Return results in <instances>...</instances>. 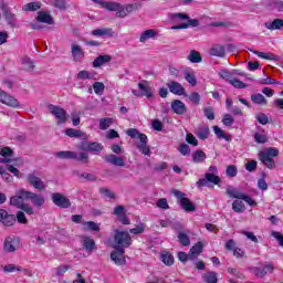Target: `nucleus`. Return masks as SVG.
<instances>
[{"label": "nucleus", "mask_w": 283, "mask_h": 283, "mask_svg": "<svg viewBox=\"0 0 283 283\" xmlns=\"http://www.w3.org/2000/svg\"><path fill=\"white\" fill-rule=\"evenodd\" d=\"M232 209L235 213H244V211H247V207L241 200H234L232 202Z\"/></svg>", "instance_id": "a19ab883"}, {"label": "nucleus", "mask_w": 283, "mask_h": 283, "mask_svg": "<svg viewBox=\"0 0 283 283\" xmlns=\"http://www.w3.org/2000/svg\"><path fill=\"white\" fill-rule=\"evenodd\" d=\"M174 196L177 198V200L180 202L181 208L184 211H196V206L189 200V198L185 197V193L179 190H172Z\"/></svg>", "instance_id": "6e6552de"}, {"label": "nucleus", "mask_w": 283, "mask_h": 283, "mask_svg": "<svg viewBox=\"0 0 283 283\" xmlns=\"http://www.w3.org/2000/svg\"><path fill=\"white\" fill-rule=\"evenodd\" d=\"M156 36V31L146 30L140 34L139 41L140 43H146L148 39H154Z\"/></svg>", "instance_id": "a18cd8bd"}, {"label": "nucleus", "mask_w": 283, "mask_h": 283, "mask_svg": "<svg viewBox=\"0 0 283 283\" xmlns=\"http://www.w3.org/2000/svg\"><path fill=\"white\" fill-rule=\"evenodd\" d=\"M125 249L115 250L111 253V260L117 264V266H123L126 264L127 260L125 259Z\"/></svg>", "instance_id": "f3484780"}, {"label": "nucleus", "mask_w": 283, "mask_h": 283, "mask_svg": "<svg viewBox=\"0 0 283 283\" xmlns=\"http://www.w3.org/2000/svg\"><path fill=\"white\" fill-rule=\"evenodd\" d=\"M112 123H114V119H112V118H102L99 120V129H102V130L107 129L108 127L112 126Z\"/></svg>", "instance_id": "5fc2aeb1"}, {"label": "nucleus", "mask_w": 283, "mask_h": 283, "mask_svg": "<svg viewBox=\"0 0 283 283\" xmlns=\"http://www.w3.org/2000/svg\"><path fill=\"white\" fill-rule=\"evenodd\" d=\"M209 182H211L212 185H220V177L216 176L214 174L207 172L203 179H199L197 181V187H207Z\"/></svg>", "instance_id": "2eb2a0df"}, {"label": "nucleus", "mask_w": 283, "mask_h": 283, "mask_svg": "<svg viewBox=\"0 0 283 283\" xmlns=\"http://www.w3.org/2000/svg\"><path fill=\"white\" fill-rule=\"evenodd\" d=\"M251 101L254 103V105H268L269 101H266V97L264 95L256 93L251 95Z\"/></svg>", "instance_id": "c9c22d12"}, {"label": "nucleus", "mask_w": 283, "mask_h": 283, "mask_svg": "<svg viewBox=\"0 0 283 283\" xmlns=\"http://www.w3.org/2000/svg\"><path fill=\"white\" fill-rule=\"evenodd\" d=\"M71 56L75 63H82L85 59V50L78 43H71Z\"/></svg>", "instance_id": "9d476101"}, {"label": "nucleus", "mask_w": 283, "mask_h": 283, "mask_svg": "<svg viewBox=\"0 0 283 283\" xmlns=\"http://www.w3.org/2000/svg\"><path fill=\"white\" fill-rule=\"evenodd\" d=\"M93 90H94L95 94L101 96V95H103V92H105V84H103V82H95L93 84Z\"/></svg>", "instance_id": "603ef678"}, {"label": "nucleus", "mask_w": 283, "mask_h": 283, "mask_svg": "<svg viewBox=\"0 0 283 283\" xmlns=\"http://www.w3.org/2000/svg\"><path fill=\"white\" fill-rule=\"evenodd\" d=\"M25 195V200H31L33 207H38V209H41L43 205H45V198L41 195H36L32 191L24 192Z\"/></svg>", "instance_id": "ddd939ff"}, {"label": "nucleus", "mask_w": 283, "mask_h": 283, "mask_svg": "<svg viewBox=\"0 0 283 283\" xmlns=\"http://www.w3.org/2000/svg\"><path fill=\"white\" fill-rule=\"evenodd\" d=\"M4 273H14V271H23V268L14 264H7L3 266Z\"/></svg>", "instance_id": "864d4df0"}, {"label": "nucleus", "mask_w": 283, "mask_h": 283, "mask_svg": "<svg viewBox=\"0 0 283 283\" xmlns=\"http://www.w3.org/2000/svg\"><path fill=\"white\" fill-rule=\"evenodd\" d=\"M213 132L216 134V136L220 139L223 138V140H231V137L230 136H227L224 134V130H222V128H220L219 126H213Z\"/></svg>", "instance_id": "09e8293b"}, {"label": "nucleus", "mask_w": 283, "mask_h": 283, "mask_svg": "<svg viewBox=\"0 0 283 283\" xmlns=\"http://www.w3.org/2000/svg\"><path fill=\"white\" fill-rule=\"evenodd\" d=\"M92 36H114L112 28L95 29L91 32Z\"/></svg>", "instance_id": "bb28decb"}, {"label": "nucleus", "mask_w": 283, "mask_h": 283, "mask_svg": "<svg viewBox=\"0 0 283 283\" xmlns=\"http://www.w3.org/2000/svg\"><path fill=\"white\" fill-rule=\"evenodd\" d=\"M264 27L266 28V30H282L283 28V20L282 19H274L272 22H265Z\"/></svg>", "instance_id": "cd10ccee"}, {"label": "nucleus", "mask_w": 283, "mask_h": 283, "mask_svg": "<svg viewBox=\"0 0 283 283\" xmlns=\"http://www.w3.org/2000/svg\"><path fill=\"white\" fill-rule=\"evenodd\" d=\"M202 253V242H197L191 249L189 258L193 260V258H198Z\"/></svg>", "instance_id": "4c0bfd02"}, {"label": "nucleus", "mask_w": 283, "mask_h": 283, "mask_svg": "<svg viewBox=\"0 0 283 283\" xmlns=\"http://www.w3.org/2000/svg\"><path fill=\"white\" fill-rule=\"evenodd\" d=\"M166 85L171 94H176V96H185V87L182 84L176 81H170Z\"/></svg>", "instance_id": "aec40b11"}, {"label": "nucleus", "mask_w": 283, "mask_h": 283, "mask_svg": "<svg viewBox=\"0 0 283 283\" xmlns=\"http://www.w3.org/2000/svg\"><path fill=\"white\" fill-rule=\"evenodd\" d=\"M21 247V239L15 235L7 237L3 243V251L6 253H14Z\"/></svg>", "instance_id": "0eeeda50"}, {"label": "nucleus", "mask_w": 283, "mask_h": 283, "mask_svg": "<svg viewBox=\"0 0 283 283\" xmlns=\"http://www.w3.org/2000/svg\"><path fill=\"white\" fill-rule=\"evenodd\" d=\"M126 134L132 138H139V144H137V149L144 154V156H151V150L149 145H147V135L139 133L136 128H129Z\"/></svg>", "instance_id": "20e7f679"}, {"label": "nucleus", "mask_w": 283, "mask_h": 283, "mask_svg": "<svg viewBox=\"0 0 283 283\" xmlns=\"http://www.w3.org/2000/svg\"><path fill=\"white\" fill-rule=\"evenodd\" d=\"M112 61V55H98L93 61V67H102V65H105V63H109Z\"/></svg>", "instance_id": "7c9ffc66"}, {"label": "nucleus", "mask_w": 283, "mask_h": 283, "mask_svg": "<svg viewBox=\"0 0 283 283\" xmlns=\"http://www.w3.org/2000/svg\"><path fill=\"white\" fill-rule=\"evenodd\" d=\"M12 148L10 147H3L0 149V156H2L0 158V163H2L3 165H8L10 163H12Z\"/></svg>", "instance_id": "5701e85b"}, {"label": "nucleus", "mask_w": 283, "mask_h": 283, "mask_svg": "<svg viewBox=\"0 0 283 283\" xmlns=\"http://www.w3.org/2000/svg\"><path fill=\"white\" fill-rule=\"evenodd\" d=\"M77 81H92L94 78V73H90V71L82 70L76 75Z\"/></svg>", "instance_id": "58836bf2"}, {"label": "nucleus", "mask_w": 283, "mask_h": 283, "mask_svg": "<svg viewBox=\"0 0 283 283\" xmlns=\"http://www.w3.org/2000/svg\"><path fill=\"white\" fill-rule=\"evenodd\" d=\"M160 260L166 264V266H171V264H174V255L169 253H163L160 255Z\"/></svg>", "instance_id": "8fccbe9b"}, {"label": "nucleus", "mask_w": 283, "mask_h": 283, "mask_svg": "<svg viewBox=\"0 0 283 283\" xmlns=\"http://www.w3.org/2000/svg\"><path fill=\"white\" fill-rule=\"evenodd\" d=\"M43 4L39 1L29 2L22 7L23 12H36V10H41Z\"/></svg>", "instance_id": "473e14b6"}, {"label": "nucleus", "mask_w": 283, "mask_h": 283, "mask_svg": "<svg viewBox=\"0 0 283 283\" xmlns=\"http://www.w3.org/2000/svg\"><path fill=\"white\" fill-rule=\"evenodd\" d=\"M96 6H99V8H103L104 10H107V12H116L115 17L118 19H125L128 14H132V12H136L137 10H140L143 8V4L135 2V3H128V4H120V2H114V1H105V0H91Z\"/></svg>", "instance_id": "f257e3e1"}, {"label": "nucleus", "mask_w": 283, "mask_h": 283, "mask_svg": "<svg viewBox=\"0 0 283 283\" xmlns=\"http://www.w3.org/2000/svg\"><path fill=\"white\" fill-rule=\"evenodd\" d=\"M255 118L260 125H266L269 123V116H266L264 113H258Z\"/></svg>", "instance_id": "052dcab7"}, {"label": "nucleus", "mask_w": 283, "mask_h": 283, "mask_svg": "<svg viewBox=\"0 0 283 283\" xmlns=\"http://www.w3.org/2000/svg\"><path fill=\"white\" fill-rule=\"evenodd\" d=\"M0 9L2 10L3 17H4L6 21L9 23V25L11 28H15L17 27V15H14V13H12L8 10V4L2 3L0 6Z\"/></svg>", "instance_id": "a211bd4d"}, {"label": "nucleus", "mask_w": 283, "mask_h": 283, "mask_svg": "<svg viewBox=\"0 0 283 283\" xmlns=\"http://www.w3.org/2000/svg\"><path fill=\"white\" fill-rule=\"evenodd\" d=\"M226 174L230 178H235V176H238V167H235L234 165L228 166L227 170H226Z\"/></svg>", "instance_id": "bf43d9fd"}, {"label": "nucleus", "mask_w": 283, "mask_h": 283, "mask_svg": "<svg viewBox=\"0 0 283 283\" xmlns=\"http://www.w3.org/2000/svg\"><path fill=\"white\" fill-rule=\"evenodd\" d=\"M203 114H205L206 118H208V120L216 119V113L213 112V109L211 107H206L203 109Z\"/></svg>", "instance_id": "0e129e2a"}, {"label": "nucleus", "mask_w": 283, "mask_h": 283, "mask_svg": "<svg viewBox=\"0 0 283 283\" xmlns=\"http://www.w3.org/2000/svg\"><path fill=\"white\" fill-rule=\"evenodd\" d=\"M226 193L227 196H229V198H235L237 200H241L242 196L244 195L239 189L233 188V186H228L226 189Z\"/></svg>", "instance_id": "c85d7f7f"}, {"label": "nucleus", "mask_w": 283, "mask_h": 283, "mask_svg": "<svg viewBox=\"0 0 283 283\" xmlns=\"http://www.w3.org/2000/svg\"><path fill=\"white\" fill-rule=\"evenodd\" d=\"M253 54H256L259 59H266L268 61H277V55L272 54V53H264L260 51H252Z\"/></svg>", "instance_id": "49530a36"}, {"label": "nucleus", "mask_w": 283, "mask_h": 283, "mask_svg": "<svg viewBox=\"0 0 283 283\" xmlns=\"http://www.w3.org/2000/svg\"><path fill=\"white\" fill-rule=\"evenodd\" d=\"M241 200L247 202V205H249L250 207H258V202L255 200H253V198H251L250 196H248L245 193L242 195Z\"/></svg>", "instance_id": "e2e57ef3"}, {"label": "nucleus", "mask_w": 283, "mask_h": 283, "mask_svg": "<svg viewBox=\"0 0 283 283\" xmlns=\"http://www.w3.org/2000/svg\"><path fill=\"white\" fill-rule=\"evenodd\" d=\"M0 103L8 105V107H19V101L11 95H8L6 92L0 90Z\"/></svg>", "instance_id": "6ab92c4d"}, {"label": "nucleus", "mask_w": 283, "mask_h": 283, "mask_svg": "<svg viewBox=\"0 0 283 283\" xmlns=\"http://www.w3.org/2000/svg\"><path fill=\"white\" fill-rule=\"evenodd\" d=\"M27 180L29 185L38 191H45V189L48 188L43 179H41V177L36 176V174L34 172L27 175Z\"/></svg>", "instance_id": "1a4fd4ad"}, {"label": "nucleus", "mask_w": 283, "mask_h": 283, "mask_svg": "<svg viewBox=\"0 0 283 283\" xmlns=\"http://www.w3.org/2000/svg\"><path fill=\"white\" fill-rule=\"evenodd\" d=\"M196 136L200 139V140H207V138H209V135L211 134L209 130V126L207 125H201L199 126V128L196 130Z\"/></svg>", "instance_id": "a878e982"}, {"label": "nucleus", "mask_w": 283, "mask_h": 283, "mask_svg": "<svg viewBox=\"0 0 283 283\" xmlns=\"http://www.w3.org/2000/svg\"><path fill=\"white\" fill-rule=\"evenodd\" d=\"M14 222H17V217L14 214H9V216H7V218L4 219V222H2V224H4V227H12V224H14Z\"/></svg>", "instance_id": "69168bd1"}, {"label": "nucleus", "mask_w": 283, "mask_h": 283, "mask_svg": "<svg viewBox=\"0 0 283 283\" xmlns=\"http://www.w3.org/2000/svg\"><path fill=\"white\" fill-rule=\"evenodd\" d=\"M105 163L114 165L115 167H125V157H119L114 154H107L104 156Z\"/></svg>", "instance_id": "dca6fc26"}, {"label": "nucleus", "mask_w": 283, "mask_h": 283, "mask_svg": "<svg viewBox=\"0 0 283 283\" xmlns=\"http://www.w3.org/2000/svg\"><path fill=\"white\" fill-rule=\"evenodd\" d=\"M52 201L56 207H60L61 209H70V207H72L70 199L59 192L52 195Z\"/></svg>", "instance_id": "9b49d317"}, {"label": "nucleus", "mask_w": 283, "mask_h": 283, "mask_svg": "<svg viewBox=\"0 0 283 283\" xmlns=\"http://www.w3.org/2000/svg\"><path fill=\"white\" fill-rule=\"evenodd\" d=\"M203 282L218 283V274L216 272H207L202 274Z\"/></svg>", "instance_id": "ea45409f"}, {"label": "nucleus", "mask_w": 283, "mask_h": 283, "mask_svg": "<svg viewBox=\"0 0 283 283\" xmlns=\"http://www.w3.org/2000/svg\"><path fill=\"white\" fill-rule=\"evenodd\" d=\"M207 160V154L200 149L192 153V161L196 164H201Z\"/></svg>", "instance_id": "f704fd0d"}, {"label": "nucleus", "mask_w": 283, "mask_h": 283, "mask_svg": "<svg viewBox=\"0 0 283 283\" xmlns=\"http://www.w3.org/2000/svg\"><path fill=\"white\" fill-rule=\"evenodd\" d=\"M82 244L86 251H94L96 250V242L94 239L90 237H83L82 238Z\"/></svg>", "instance_id": "2f4dec72"}, {"label": "nucleus", "mask_w": 283, "mask_h": 283, "mask_svg": "<svg viewBox=\"0 0 283 283\" xmlns=\"http://www.w3.org/2000/svg\"><path fill=\"white\" fill-rule=\"evenodd\" d=\"M230 85L234 86L237 90H244L247 87V84L240 80H229Z\"/></svg>", "instance_id": "6e6d98bb"}, {"label": "nucleus", "mask_w": 283, "mask_h": 283, "mask_svg": "<svg viewBox=\"0 0 283 283\" xmlns=\"http://www.w3.org/2000/svg\"><path fill=\"white\" fill-rule=\"evenodd\" d=\"M185 78L187 83H189L192 87H196V85H198V80H196V74L191 72H187L185 75Z\"/></svg>", "instance_id": "3c124183"}, {"label": "nucleus", "mask_w": 283, "mask_h": 283, "mask_svg": "<svg viewBox=\"0 0 283 283\" xmlns=\"http://www.w3.org/2000/svg\"><path fill=\"white\" fill-rule=\"evenodd\" d=\"M171 109L178 116H182L184 114H187V105H185L180 99H174L171 102Z\"/></svg>", "instance_id": "412c9836"}, {"label": "nucleus", "mask_w": 283, "mask_h": 283, "mask_svg": "<svg viewBox=\"0 0 283 283\" xmlns=\"http://www.w3.org/2000/svg\"><path fill=\"white\" fill-rule=\"evenodd\" d=\"M99 193L104 196V198H109V200H113V198H116V195L109 190V188H99Z\"/></svg>", "instance_id": "4d7b16f0"}, {"label": "nucleus", "mask_w": 283, "mask_h": 283, "mask_svg": "<svg viewBox=\"0 0 283 283\" xmlns=\"http://www.w3.org/2000/svg\"><path fill=\"white\" fill-rule=\"evenodd\" d=\"M211 56H218L222 59L226 54L224 45L222 44H216L210 49Z\"/></svg>", "instance_id": "c756f323"}, {"label": "nucleus", "mask_w": 283, "mask_h": 283, "mask_svg": "<svg viewBox=\"0 0 283 283\" xmlns=\"http://www.w3.org/2000/svg\"><path fill=\"white\" fill-rule=\"evenodd\" d=\"M80 149H82V151H90L91 154H101V151H103L104 147H103V144H101V143L87 142V143H83L81 145Z\"/></svg>", "instance_id": "4468645a"}, {"label": "nucleus", "mask_w": 283, "mask_h": 283, "mask_svg": "<svg viewBox=\"0 0 283 283\" xmlns=\"http://www.w3.org/2000/svg\"><path fill=\"white\" fill-rule=\"evenodd\" d=\"M72 160H76L77 163H84V165H87V163H90V154L73 151Z\"/></svg>", "instance_id": "72a5a7b5"}, {"label": "nucleus", "mask_w": 283, "mask_h": 283, "mask_svg": "<svg viewBox=\"0 0 283 283\" xmlns=\"http://www.w3.org/2000/svg\"><path fill=\"white\" fill-rule=\"evenodd\" d=\"M25 193H28V190L25 189L17 190L15 196L10 198V205H12V207H17V209L23 207L25 205Z\"/></svg>", "instance_id": "f8f14e48"}, {"label": "nucleus", "mask_w": 283, "mask_h": 283, "mask_svg": "<svg viewBox=\"0 0 283 283\" xmlns=\"http://www.w3.org/2000/svg\"><path fill=\"white\" fill-rule=\"evenodd\" d=\"M20 63L25 72H34V61L28 55L20 57Z\"/></svg>", "instance_id": "393cba45"}, {"label": "nucleus", "mask_w": 283, "mask_h": 283, "mask_svg": "<svg viewBox=\"0 0 283 283\" xmlns=\"http://www.w3.org/2000/svg\"><path fill=\"white\" fill-rule=\"evenodd\" d=\"M48 111L52 116H54L57 120V125H63L67 123V112L61 108L60 106H56L54 104L48 105Z\"/></svg>", "instance_id": "423d86ee"}, {"label": "nucleus", "mask_w": 283, "mask_h": 283, "mask_svg": "<svg viewBox=\"0 0 283 283\" xmlns=\"http://www.w3.org/2000/svg\"><path fill=\"white\" fill-rule=\"evenodd\" d=\"M74 151L71 150H62L55 153V157L60 158L61 160H72Z\"/></svg>", "instance_id": "c03bdc74"}, {"label": "nucleus", "mask_w": 283, "mask_h": 283, "mask_svg": "<svg viewBox=\"0 0 283 283\" xmlns=\"http://www.w3.org/2000/svg\"><path fill=\"white\" fill-rule=\"evenodd\" d=\"M178 242H180L182 247H189V244H191V240H189V235H187V233L185 232H179Z\"/></svg>", "instance_id": "de8ad7c7"}, {"label": "nucleus", "mask_w": 283, "mask_h": 283, "mask_svg": "<svg viewBox=\"0 0 283 283\" xmlns=\"http://www.w3.org/2000/svg\"><path fill=\"white\" fill-rule=\"evenodd\" d=\"M138 87L142 92V96H146V98H151L154 96V87L149 85V82H140L138 83Z\"/></svg>", "instance_id": "4be33fe9"}, {"label": "nucleus", "mask_w": 283, "mask_h": 283, "mask_svg": "<svg viewBox=\"0 0 283 283\" xmlns=\"http://www.w3.org/2000/svg\"><path fill=\"white\" fill-rule=\"evenodd\" d=\"M65 135L69 136L70 138H85L86 135L82 130H77L74 128H66Z\"/></svg>", "instance_id": "e433bc0d"}, {"label": "nucleus", "mask_w": 283, "mask_h": 283, "mask_svg": "<svg viewBox=\"0 0 283 283\" xmlns=\"http://www.w3.org/2000/svg\"><path fill=\"white\" fill-rule=\"evenodd\" d=\"M83 229L85 231H101V226L94 221H85L83 222Z\"/></svg>", "instance_id": "37998d69"}, {"label": "nucleus", "mask_w": 283, "mask_h": 283, "mask_svg": "<svg viewBox=\"0 0 283 283\" xmlns=\"http://www.w3.org/2000/svg\"><path fill=\"white\" fill-rule=\"evenodd\" d=\"M128 247H132V237L129 235V232L115 230L113 249L120 250L128 249Z\"/></svg>", "instance_id": "39448f33"}, {"label": "nucleus", "mask_w": 283, "mask_h": 283, "mask_svg": "<svg viewBox=\"0 0 283 283\" xmlns=\"http://www.w3.org/2000/svg\"><path fill=\"white\" fill-rule=\"evenodd\" d=\"M178 151L181 156H189V154H191V148H189V145L187 144H181L178 148Z\"/></svg>", "instance_id": "680f3d73"}, {"label": "nucleus", "mask_w": 283, "mask_h": 283, "mask_svg": "<svg viewBox=\"0 0 283 283\" xmlns=\"http://www.w3.org/2000/svg\"><path fill=\"white\" fill-rule=\"evenodd\" d=\"M36 21L39 23H46L48 25H54V18L48 11H39Z\"/></svg>", "instance_id": "b1692460"}, {"label": "nucleus", "mask_w": 283, "mask_h": 283, "mask_svg": "<svg viewBox=\"0 0 283 283\" xmlns=\"http://www.w3.org/2000/svg\"><path fill=\"white\" fill-rule=\"evenodd\" d=\"M170 19L178 23V21H186L181 24L171 27V30H187V28H198L199 21L197 19H189L186 13H171Z\"/></svg>", "instance_id": "7ed1b4c3"}, {"label": "nucleus", "mask_w": 283, "mask_h": 283, "mask_svg": "<svg viewBox=\"0 0 283 283\" xmlns=\"http://www.w3.org/2000/svg\"><path fill=\"white\" fill-rule=\"evenodd\" d=\"M188 61H190V63H202V56L198 51L191 50L188 55Z\"/></svg>", "instance_id": "79ce46f5"}, {"label": "nucleus", "mask_w": 283, "mask_h": 283, "mask_svg": "<svg viewBox=\"0 0 283 283\" xmlns=\"http://www.w3.org/2000/svg\"><path fill=\"white\" fill-rule=\"evenodd\" d=\"M189 101H191L193 105H200V94L198 92L191 93L189 95Z\"/></svg>", "instance_id": "338daca9"}, {"label": "nucleus", "mask_w": 283, "mask_h": 283, "mask_svg": "<svg viewBox=\"0 0 283 283\" xmlns=\"http://www.w3.org/2000/svg\"><path fill=\"white\" fill-rule=\"evenodd\" d=\"M129 233H133L134 235H140V233H145V224L139 223L135 228L130 229Z\"/></svg>", "instance_id": "13d9d810"}, {"label": "nucleus", "mask_w": 283, "mask_h": 283, "mask_svg": "<svg viewBox=\"0 0 283 283\" xmlns=\"http://www.w3.org/2000/svg\"><path fill=\"white\" fill-rule=\"evenodd\" d=\"M280 156V150L275 147L266 148L258 154V159L262 161V164L268 169H275V159Z\"/></svg>", "instance_id": "f03ea898"}, {"label": "nucleus", "mask_w": 283, "mask_h": 283, "mask_svg": "<svg viewBox=\"0 0 283 283\" xmlns=\"http://www.w3.org/2000/svg\"><path fill=\"white\" fill-rule=\"evenodd\" d=\"M271 235L279 242V247H283V235L280 232L272 231Z\"/></svg>", "instance_id": "774afa93"}]
</instances>
